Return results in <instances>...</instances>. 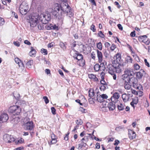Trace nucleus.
I'll return each mask as SVG.
<instances>
[{"instance_id":"nucleus-1","label":"nucleus","mask_w":150,"mask_h":150,"mask_svg":"<svg viewBox=\"0 0 150 150\" xmlns=\"http://www.w3.org/2000/svg\"><path fill=\"white\" fill-rule=\"evenodd\" d=\"M124 64H121L119 62H116V61H114L112 64H109L107 68L110 70V72L112 73L114 71L116 73H120L124 69Z\"/></svg>"},{"instance_id":"nucleus-2","label":"nucleus","mask_w":150,"mask_h":150,"mask_svg":"<svg viewBox=\"0 0 150 150\" xmlns=\"http://www.w3.org/2000/svg\"><path fill=\"white\" fill-rule=\"evenodd\" d=\"M64 14H67L70 18L73 17L74 13L71 12L70 7L64 2L61 4L60 12V14L62 16Z\"/></svg>"},{"instance_id":"nucleus-3","label":"nucleus","mask_w":150,"mask_h":150,"mask_svg":"<svg viewBox=\"0 0 150 150\" xmlns=\"http://www.w3.org/2000/svg\"><path fill=\"white\" fill-rule=\"evenodd\" d=\"M134 75V73L132 69L130 68H125L124 74L122 76L121 79L122 80H127V79L133 76Z\"/></svg>"},{"instance_id":"nucleus-4","label":"nucleus","mask_w":150,"mask_h":150,"mask_svg":"<svg viewBox=\"0 0 150 150\" xmlns=\"http://www.w3.org/2000/svg\"><path fill=\"white\" fill-rule=\"evenodd\" d=\"M39 16L37 13L34 14L30 19V23L31 27H34L36 26L40 22L39 19Z\"/></svg>"},{"instance_id":"nucleus-5","label":"nucleus","mask_w":150,"mask_h":150,"mask_svg":"<svg viewBox=\"0 0 150 150\" xmlns=\"http://www.w3.org/2000/svg\"><path fill=\"white\" fill-rule=\"evenodd\" d=\"M51 18L50 15L47 13L41 14L39 16V21H41L42 24H46L48 23Z\"/></svg>"},{"instance_id":"nucleus-6","label":"nucleus","mask_w":150,"mask_h":150,"mask_svg":"<svg viewBox=\"0 0 150 150\" xmlns=\"http://www.w3.org/2000/svg\"><path fill=\"white\" fill-rule=\"evenodd\" d=\"M8 111L11 113H14L18 115L21 112V109L19 106L15 105L10 107L9 108Z\"/></svg>"},{"instance_id":"nucleus-7","label":"nucleus","mask_w":150,"mask_h":150,"mask_svg":"<svg viewBox=\"0 0 150 150\" xmlns=\"http://www.w3.org/2000/svg\"><path fill=\"white\" fill-rule=\"evenodd\" d=\"M131 84L134 88L136 89H138L137 86L138 80L134 76H132L127 79V80Z\"/></svg>"},{"instance_id":"nucleus-8","label":"nucleus","mask_w":150,"mask_h":150,"mask_svg":"<svg viewBox=\"0 0 150 150\" xmlns=\"http://www.w3.org/2000/svg\"><path fill=\"white\" fill-rule=\"evenodd\" d=\"M28 8V7L27 4L25 2H23L21 4L19 7L21 13L22 15L26 14Z\"/></svg>"},{"instance_id":"nucleus-9","label":"nucleus","mask_w":150,"mask_h":150,"mask_svg":"<svg viewBox=\"0 0 150 150\" xmlns=\"http://www.w3.org/2000/svg\"><path fill=\"white\" fill-rule=\"evenodd\" d=\"M61 4L58 3H55L53 6L52 10H53V14L55 16L57 15V13L60 15L61 12Z\"/></svg>"},{"instance_id":"nucleus-10","label":"nucleus","mask_w":150,"mask_h":150,"mask_svg":"<svg viewBox=\"0 0 150 150\" xmlns=\"http://www.w3.org/2000/svg\"><path fill=\"white\" fill-rule=\"evenodd\" d=\"M120 97V95L119 93L115 92L114 93L112 96L111 98V100L112 102L115 103H116L119 102V98Z\"/></svg>"},{"instance_id":"nucleus-11","label":"nucleus","mask_w":150,"mask_h":150,"mask_svg":"<svg viewBox=\"0 0 150 150\" xmlns=\"http://www.w3.org/2000/svg\"><path fill=\"white\" fill-rule=\"evenodd\" d=\"M26 130H31L34 127L33 122L32 121H29L26 123L25 125Z\"/></svg>"},{"instance_id":"nucleus-12","label":"nucleus","mask_w":150,"mask_h":150,"mask_svg":"<svg viewBox=\"0 0 150 150\" xmlns=\"http://www.w3.org/2000/svg\"><path fill=\"white\" fill-rule=\"evenodd\" d=\"M139 41L145 43L146 45H149L150 42L147 41V38L146 35L141 36L138 37Z\"/></svg>"},{"instance_id":"nucleus-13","label":"nucleus","mask_w":150,"mask_h":150,"mask_svg":"<svg viewBox=\"0 0 150 150\" xmlns=\"http://www.w3.org/2000/svg\"><path fill=\"white\" fill-rule=\"evenodd\" d=\"M8 119V115L6 113H3L0 116V122H7Z\"/></svg>"},{"instance_id":"nucleus-14","label":"nucleus","mask_w":150,"mask_h":150,"mask_svg":"<svg viewBox=\"0 0 150 150\" xmlns=\"http://www.w3.org/2000/svg\"><path fill=\"white\" fill-rule=\"evenodd\" d=\"M132 96V94H127L126 93H124L123 94L122 96L123 100L125 102H126L128 101L129 100L130 98Z\"/></svg>"},{"instance_id":"nucleus-15","label":"nucleus","mask_w":150,"mask_h":150,"mask_svg":"<svg viewBox=\"0 0 150 150\" xmlns=\"http://www.w3.org/2000/svg\"><path fill=\"white\" fill-rule=\"evenodd\" d=\"M14 60L15 62L18 64L19 67L21 68L22 69H24V64L23 62L18 58H16Z\"/></svg>"},{"instance_id":"nucleus-16","label":"nucleus","mask_w":150,"mask_h":150,"mask_svg":"<svg viewBox=\"0 0 150 150\" xmlns=\"http://www.w3.org/2000/svg\"><path fill=\"white\" fill-rule=\"evenodd\" d=\"M97 56L98 59V61L99 63L102 62L103 59V56L102 52L98 50H96Z\"/></svg>"},{"instance_id":"nucleus-17","label":"nucleus","mask_w":150,"mask_h":150,"mask_svg":"<svg viewBox=\"0 0 150 150\" xmlns=\"http://www.w3.org/2000/svg\"><path fill=\"white\" fill-rule=\"evenodd\" d=\"M128 135L129 139H132L135 138L136 134L134 131L130 129H129L128 130Z\"/></svg>"},{"instance_id":"nucleus-18","label":"nucleus","mask_w":150,"mask_h":150,"mask_svg":"<svg viewBox=\"0 0 150 150\" xmlns=\"http://www.w3.org/2000/svg\"><path fill=\"white\" fill-rule=\"evenodd\" d=\"M11 120V122L14 125L16 124L20 121V118L19 117L14 116L13 117Z\"/></svg>"},{"instance_id":"nucleus-19","label":"nucleus","mask_w":150,"mask_h":150,"mask_svg":"<svg viewBox=\"0 0 150 150\" xmlns=\"http://www.w3.org/2000/svg\"><path fill=\"white\" fill-rule=\"evenodd\" d=\"M115 104L112 101L108 103V106L110 110L112 111L115 109Z\"/></svg>"},{"instance_id":"nucleus-20","label":"nucleus","mask_w":150,"mask_h":150,"mask_svg":"<svg viewBox=\"0 0 150 150\" xmlns=\"http://www.w3.org/2000/svg\"><path fill=\"white\" fill-rule=\"evenodd\" d=\"M123 81H124V85L125 89L127 90H129L131 88V84L126 80Z\"/></svg>"},{"instance_id":"nucleus-21","label":"nucleus","mask_w":150,"mask_h":150,"mask_svg":"<svg viewBox=\"0 0 150 150\" xmlns=\"http://www.w3.org/2000/svg\"><path fill=\"white\" fill-rule=\"evenodd\" d=\"M99 92H97L98 95L97 96L96 100L100 103H103V104L105 102H104V100H103L101 95L98 94Z\"/></svg>"},{"instance_id":"nucleus-22","label":"nucleus","mask_w":150,"mask_h":150,"mask_svg":"<svg viewBox=\"0 0 150 150\" xmlns=\"http://www.w3.org/2000/svg\"><path fill=\"white\" fill-rule=\"evenodd\" d=\"M144 74H145L144 71L143 70L141 69L137 73L136 76L139 79L141 78L143 76Z\"/></svg>"},{"instance_id":"nucleus-23","label":"nucleus","mask_w":150,"mask_h":150,"mask_svg":"<svg viewBox=\"0 0 150 150\" xmlns=\"http://www.w3.org/2000/svg\"><path fill=\"white\" fill-rule=\"evenodd\" d=\"M100 65H99V67H100V71H104L105 69V64H106V63L105 62H103L102 63H100Z\"/></svg>"},{"instance_id":"nucleus-24","label":"nucleus","mask_w":150,"mask_h":150,"mask_svg":"<svg viewBox=\"0 0 150 150\" xmlns=\"http://www.w3.org/2000/svg\"><path fill=\"white\" fill-rule=\"evenodd\" d=\"M88 76L90 79L93 80L94 81H98V79L96 77V76L95 75L93 74H88Z\"/></svg>"},{"instance_id":"nucleus-25","label":"nucleus","mask_w":150,"mask_h":150,"mask_svg":"<svg viewBox=\"0 0 150 150\" xmlns=\"http://www.w3.org/2000/svg\"><path fill=\"white\" fill-rule=\"evenodd\" d=\"M30 49L31 51L29 53V55L30 56H35L36 54V51L33 47H31Z\"/></svg>"},{"instance_id":"nucleus-26","label":"nucleus","mask_w":150,"mask_h":150,"mask_svg":"<svg viewBox=\"0 0 150 150\" xmlns=\"http://www.w3.org/2000/svg\"><path fill=\"white\" fill-rule=\"evenodd\" d=\"M121 58V55L119 53H117L116 55V59L114 61H116V62L120 63Z\"/></svg>"},{"instance_id":"nucleus-27","label":"nucleus","mask_w":150,"mask_h":150,"mask_svg":"<svg viewBox=\"0 0 150 150\" xmlns=\"http://www.w3.org/2000/svg\"><path fill=\"white\" fill-rule=\"evenodd\" d=\"M33 63V60H29L26 63V67L28 68H30L31 67Z\"/></svg>"},{"instance_id":"nucleus-28","label":"nucleus","mask_w":150,"mask_h":150,"mask_svg":"<svg viewBox=\"0 0 150 150\" xmlns=\"http://www.w3.org/2000/svg\"><path fill=\"white\" fill-rule=\"evenodd\" d=\"M10 136L11 135L7 134H5L3 136L4 140L5 141L7 142L8 140H9L8 139L10 138Z\"/></svg>"},{"instance_id":"nucleus-29","label":"nucleus","mask_w":150,"mask_h":150,"mask_svg":"<svg viewBox=\"0 0 150 150\" xmlns=\"http://www.w3.org/2000/svg\"><path fill=\"white\" fill-rule=\"evenodd\" d=\"M125 106L122 103H120L119 105H117V108L119 110H122L125 109Z\"/></svg>"},{"instance_id":"nucleus-30","label":"nucleus","mask_w":150,"mask_h":150,"mask_svg":"<svg viewBox=\"0 0 150 150\" xmlns=\"http://www.w3.org/2000/svg\"><path fill=\"white\" fill-rule=\"evenodd\" d=\"M41 22L40 21L37 24L38 27V29L40 30H43L44 29V26Z\"/></svg>"},{"instance_id":"nucleus-31","label":"nucleus","mask_w":150,"mask_h":150,"mask_svg":"<svg viewBox=\"0 0 150 150\" xmlns=\"http://www.w3.org/2000/svg\"><path fill=\"white\" fill-rule=\"evenodd\" d=\"M13 96L17 100L19 99L20 95L19 93L17 92H15L13 93Z\"/></svg>"},{"instance_id":"nucleus-32","label":"nucleus","mask_w":150,"mask_h":150,"mask_svg":"<svg viewBox=\"0 0 150 150\" xmlns=\"http://www.w3.org/2000/svg\"><path fill=\"white\" fill-rule=\"evenodd\" d=\"M89 96L90 97H92L94 95V91L92 89H90L88 91Z\"/></svg>"},{"instance_id":"nucleus-33","label":"nucleus","mask_w":150,"mask_h":150,"mask_svg":"<svg viewBox=\"0 0 150 150\" xmlns=\"http://www.w3.org/2000/svg\"><path fill=\"white\" fill-rule=\"evenodd\" d=\"M96 46L98 49L100 50H102V44L101 42H100L98 43H97L96 44Z\"/></svg>"},{"instance_id":"nucleus-34","label":"nucleus","mask_w":150,"mask_h":150,"mask_svg":"<svg viewBox=\"0 0 150 150\" xmlns=\"http://www.w3.org/2000/svg\"><path fill=\"white\" fill-rule=\"evenodd\" d=\"M94 70L96 71L100 70V67L99 64H96L94 66Z\"/></svg>"},{"instance_id":"nucleus-35","label":"nucleus","mask_w":150,"mask_h":150,"mask_svg":"<svg viewBox=\"0 0 150 150\" xmlns=\"http://www.w3.org/2000/svg\"><path fill=\"white\" fill-rule=\"evenodd\" d=\"M83 58V55L81 54L78 53L76 57V59L80 60L82 59Z\"/></svg>"},{"instance_id":"nucleus-36","label":"nucleus","mask_w":150,"mask_h":150,"mask_svg":"<svg viewBox=\"0 0 150 150\" xmlns=\"http://www.w3.org/2000/svg\"><path fill=\"white\" fill-rule=\"evenodd\" d=\"M9 139H10L8 140V141L7 142L8 143H11L14 142L15 140V138L13 136L11 135L10 138Z\"/></svg>"},{"instance_id":"nucleus-37","label":"nucleus","mask_w":150,"mask_h":150,"mask_svg":"<svg viewBox=\"0 0 150 150\" xmlns=\"http://www.w3.org/2000/svg\"><path fill=\"white\" fill-rule=\"evenodd\" d=\"M24 142V139L22 138H21V139L18 140L17 141H16L15 142L16 144H21L23 143Z\"/></svg>"},{"instance_id":"nucleus-38","label":"nucleus","mask_w":150,"mask_h":150,"mask_svg":"<svg viewBox=\"0 0 150 150\" xmlns=\"http://www.w3.org/2000/svg\"><path fill=\"white\" fill-rule=\"evenodd\" d=\"M76 122L77 125H81L83 123V121L81 119L77 120H76Z\"/></svg>"},{"instance_id":"nucleus-39","label":"nucleus","mask_w":150,"mask_h":150,"mask_svg":"<svg viewBox=\"0 0 150 150\" xmlns=\"http://www.w3.org/2000/svg\"><path fill=\"white\" fill-rule=\"evenodd\" d=\"M108 88V86H104L103 85H101L100 87V89L101 91H104L105 90L106 88Z\"/></svg>"},{"instance_id":"nucleus-40","label":"nucleus","mask_w":150,"mask_h":150,"mask_svg":"<svg viewBox=\"0 0 150 150\" xmlns=\"http://www.w3.org/2000/svg\"><path fill=\"white\" fill-rule=\"evenodd\" d=\"M108 71L109 73L112 75L113 79L114 80H116L117 79V76L115 74V72L114 71L112 73V74L111 73H110V70H108Z\"/></svg>"},{"instance_id":"nucleus-41","label":"nucleus","mask_w":150,"mask_h":150,"mask_svg":"<svg viewBox=\"0 0 150 150\" xmlns=\"http://www.w3.org/2000/svg\"><path fill=\"white\" fill-rule=\"evenodd\" d=\"M100 82L101 85H103L104 86H108V83L106 82L104 79H101L100 81Z\"/></svg>"},{"instance_id":"nucleus-42","label":"nucleus","mask_w":150,"mask_h":150,"mask_svg":"<svg viewBox=\"0 0 150 150\" xmlns=\"http://www.w3.org/2000/svg\"><path fill=\"white\" fill-rule=\"evenodd\" d=\"M5 23L4 19L1 17H0V26L3 25Z\"/></svg>"},{"instance_id":"nucleus-43","label":"nucleus","mask_w":150,"mask_h":150,"mask_svg":"<svg viewBox=\"0 0 150 150\" xmlns=\"http://www.w3.org/2000/svg\"><path fill=\"white\" fill-rule=\"evenodd\" d=\"M134 67L135 69L137 70L140 69V67L138 64H135L134 65Z\"/></svg>"},{"instance_id":"nucleus-44","label":"nucleus","mask_w":150,"mask_h":150,"mask_svg":"<svg viewBox=\"0 0 150 150\" xmlns=\"http://www.w3.org/2000/svg\"><path fill=\"white\" fill-rule=\"evenodd\" d=\"M41 52L42 53H44V55H47V51L46 49L42 48L41 49Z\"/></svg>"},{"instance_id":"nucleus-45","label":"nucleus","mask_w":150,"mask_h":150,"mask_svg":"<svg viewBox=\"0 0 150 150\" xmlns=\"http://www.w3.org/2000/svg\"><path fill=\"white\" fill-rule=\"evenodd\" d=\"M99 36L101 38H104V34L102 33L101 31H100L98 33Z\"/></svg>"},{"instance_id":"nucleus-46","label":"nucleus","mask_w":150,"mask_h":150,"mask_svg":"<svg viewBox=\"0 0 150 150\" xmlns=\"http://www.w3.org/2000/svg\"><path fill=\"white\" fill-rule=\"evenodd\" d=\"M43 99L46 104L48 103L49 102V100L47 96H44L43 97Z\"/></svg>"},{"instance_id":"nucleus-47","label":"nucleus","mask_w":150,"mask_h":150,"mask_svg":"<svg viewBox=\"0 0 150 150\" xmlns=\"http://www.w3.org/2000/svg\"><path fill=\"white\" fill-rule=\"evenodd\" d=\"M88 138L87 137H85L83 138H82L81 141H83L84 142H87L88 141Z\"/></svg>"},{"instance_id":"nucleus-48","label":"nucleus","mask_w":150,"mask_h":150,"mask_svg":"<svg viewBox=\"0 0 150 150\" xmlns=\"http://www.w3.org/2000/svg\"><path fill=\"white\" fill-rule=\"evenodd\" d=\"M116 48V45L114 44H112L110 47V50L113 51Z\"/></svg>"},{"instance_id":"nucleus-49","label":"nucleus","mask_w":150,"mask_h":150,"mask_svg":"<svg viewBox=\"0 0 150 150\" xmlns=\"http://www.w3.org/2000/svg\"><path fill=\"white\" fill-rule=\"evenodd\" d=\"M51 110L52 113L53 115H55L56 114V110L54 107H52L51 108Z\"/></svg>"},{"instance_id":"nucleus-50","label":"nucleus","mask_w":150,"mask_h":150,"mask_svg":"<svg viewBox=\"0 0 150 150\" xmlns=\"http://www.w3.org/2000/svg\"><path fill=\"white\" fill-rule=\"evenodd\" d=\"M18 101V103L19 104L21 105L22 104L24 105L25 104V102L23 100H20Z\"/></svg>"},{"instance_id":"nucleus-51","label":"nucleus","mask_w":150,"mask_h":150,"mask_svg":"<svg viewBox=\"0 0 150 150\" xmlns=\"http://www.w3.org/2000/svg\"><path fill=\"white\" fill-rule=\"evenodd\" d=\"M95 54L94 52H92L91 53V56L92 59H95L96 58Z\"/></svg>"},{"instance_id":"nucleus-52","label":"nucleus","mask_w":150,"mask_h":150,"mask_svg":"<svg viewBox=\"0 0 150 150\" xmlns=\"http://www.w3.org/2000/svg\"><path fill=\"white\" fill-rule=\"evenodd\" d=\"M101 96L103 100L106 99L108 98V96L106 94H102Z\"/></svg>"},{"instance_id":"nucleus-53","label":"nucleus","mask_w":150,"mask_h":150,"mask_svg":"<svg viewBox=\"0 0 150 150\" xmlns=\"http://www.w3.org/2000/svg\"><path fill=\"white\" fill-rule=\"evenodd\" d=\"M13 43L17 47H19L20 46V44L19 42H18L17 41H14Z\"/></svg>"},{"instance_id":"nucleus-54","label":"nucleus","mask_w":150,"mask_h":150,"mask_svg":"<svg viewBox=\"0 0 150 150\" xmlns=\"http://www.w3.org/2000/svg\"><path fill=\"white\" fill-rule=\"evenodd\" d=\"M124 129V127L121 126H120L116 128V130L117 131H120V129Z\"/></svg>"},{"instance_id":"nucleus-55","label":"nucleus","mask_w":150,"mask_h":150,"mask_svg":"<svg viewBox=\"0 0 150 150\" xmlns=\"http://www.w3.org/2000/svg\"><path fill=\"white\" fill-rule=\"evenodd\" d=\"M90 2L92 4V5L96 6V4L94 0H90Z\"/></svg>"},{"instance_id":"nucleus-56","label":"nucleus","mask_w":150,"mask_h":150,"mask_svg":"<svg viewBox=\"0 0 150 150\" xmlns=\"http://www.w3.org/2000/svg\"><path fill=\"white\" fill-rule=\"evenodd\" d=\"M144 61L145 63V64L148 67H150L149 64L148 62H147V60L146 59H144Z\"/></svg>"},{"instance_id":"nucleus-57","label":"nucleus","mask_w":150,"mask_h":150,"mask_svg":"<svg viewBox=\"0 0 150 150\" xmlns=\"http://www.w3.org/2000/svg\"><path fill=\"white\" fill-rule=\"evenodd\" d=\"M118 27V28L119 29L121 30H123V27L120 24H119L117 25Z\"/></svg>"},{"instance_id":"nucleus-58","label":"nucleus","mask_w":150,"mask_h":150,"mask_svg":"<svg viewBox=\"0 0 150 150\" xmlns=\"http://www.w3.org/2000/svg\"><path fill=\"white\" fill-rule=\"evenodd\" d=\"M44 63L45 64H47L49 65L50 64L49 61L46 60L45 59L44 60Z\"/></svg>"},{"instance_id":"nucleus-59","label":"nucleus","mask_w":150,"mask_h":150,"mask_svg":"<svg viewBox=\"0 0 150 150\" xmlns=\"http://www.w3.org/2000/svg\"><path fill=\"white\" fill-rule=\"evenodd\" d=\"M57 142V140L56 139H52L51 142V144H55Z\"/></svg>"},{"instance_id":"nucleus-60","label":"nucleus","mask_w":150,"mask_h":150,"mask_svg":"<svg viewBox=\"0 0 150 150\" xmlns=\"http://www.w3.org/2000/svg\"><path fill=\"white\" fill-rule=\"evenodd\" d=\"M94 28L95 25L93 24H92L91 26V29L94 32L96 30V29Z\"/></svg>"},{"instance_id":"nucleus-61","label":"nucleus","mask_w":150,"mask_h":150,"mask_svg":"<svg viewBox=\"0 0 150 150\" xmlns=\"http://www.w3.org/2000/svg\"><path fill=\"white\" fill-rule=\"evenodd\" d=\"M69 134V132H68L67 134H66L65 137H64V139L66 141L68 140V135Z\"/></svg>"},{"instance_id":"nucleus-62","label":"nucleus","mask_w":150,"mask_h":150,"mask_svg":"<svg viewBox=\"0 0 150 150\" xmlns=\"http://www.w3.org/2000/svg\"><path fill=\"white\" fill-rule=\"evenodd\" d=\"M130 36L131 37H134L135 36V31H134L131 32L130 34Z\"/></svg>"},{"instance_id":"nucleus-63","label":"nucleus","mask_w":150,"mask_h":150,"mask_svg":"<svg viewBox=\"0 0 150 150\" xmlns=\"http://www.w3.org/2000/svg\"><path fill=\"white\" fill-rule=\"evenodd\" d=\"M59 74L62 77H64V74H63V72H62V71L61 70H59Z\"/></svg>"},{"instance_id":"nucleus-64","label":"nucleus","mask_w":150,"mask_h":150,"mask_svg":"<svg viewBox=\"0 0 150 150\" xmlns=\"http://www.w3.org/2000/svg\"><path fill=\"white\" fill-rule=\"evenodd\" d=\"M105 45L106 47H108L110 46V44L109 42H106L105 43Z\"/></svg>"}]
</instances>
